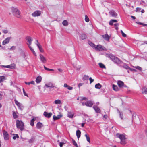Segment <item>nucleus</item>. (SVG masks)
<instances>
[{
  "mask_svg": "<svg viewBox=\"0 0 147 147\" xmlns=\"http://www.w3.org/2000/svg\"><path fill=\"white\" fill-rule=\"evenodd\" d=\"M117 84L120 88H122L124 86V82L121 80H118L117 81Z\"/></svg>",
  "mask_w": 147,
  "mask_h": 147,
  "instance_id": "18",
  "label": "nucleus"
},
{
  "mask_svg": "<svg viewBox=\"0 0 147 147\" xmlns=\"http://www.w3.org/2000/svg\"><path fill=\"white\" fill-rule=\"evenodd\" d=\"M36 41L37 42V43L36 44V45L38 47L40 51L42 53L44 51V50L40 44L38 43V40H36Z\"/></svg>",
  "mask_w": 147,
  "mask_h": 147,
  "instance_id": "15",
  "label": "nucleus"
},
{
  "mask_svg": "<svg viewBox=\"0 0 147 147\" xmlns=\"http://www.w3.org/2000/svg\"><path fill=\"white\" fill-rule=\"evenodd\" d=\"M72 141L73 144L76 147H78V145L75 141L73 139H72Z\"/></svg>",
  "mask_w": 147,
  "mask_h": 147,
  "instance_id": "47",
  "label": "nucleus"
},
{
  "mask_svg": "<svg viewBox=\"0 0 147 147\" xmlns=\"http://www.w3.org/2000/svg\"><path fill=\"white\" fill-rule=\"evenodd\" d=\"M112 88L113 89L116 91H117L119 90V88L117 85L113 84L112 86Z\"/></svg>",
  "mask_w": 147,
  "mask_h": 147,
  "instance_id": "28",
  "label": "nucleus"
},
{
  "mask_svg": "<svg viewBox=\"0 0 147 147\" xmlns=\"http://www.w3.org/2000/svg\"><path fill=\"white\" fill-rule=\"evenodd\" d=\"M13 115L14 119H16L18 117V116L17 115L16 113L14 111L13 112Z\"/></svg>",
  "mask_w": 147,
  "mask_h": 147,
  "instance_id": "45",
  "label": "nucleus"
},
{
  "mask_svg": "<svg viewBox=\"0 0 147 147\" xmlns=\"http://www.w3.org/2000/svg\"><path fill=\"white\" fill-rule=\"evenodd\" d=\"M85 21L86 22H88L89 21V19L88 16L86 15L85 16Z\"/></svg>",
  "mask_w": 147,
  "mask_h": 147,
  "instance_id": "49",
  "label": "nucleus"
},
{
  "mask_svg": "<svg viewBox=\"0 0 147 147\" xmlns=\"http://www.w3.org/2000/svg\"><path fill=\"white\" fill-rule=\"evenodd\" d=\"M35 120V119L34 118V117L30 121V124L31 126H34V122Z\"/></svg>",
  "mask_w": 147,
  "mask_h": 147,
  "instance_id": "36",
  "label": "nucleus"
},
{
  "mask_svg": "<svg viewBox=\"0 0 147 147\" xmlns=\"http://www.w3.org/2000/svg\"><path fill=\"white\" fill-rule=\"evenodd\" d=\"M81 132L79 130H78L76 131V135L78 139L79 140V138L81 136Z\"/></svg>",
  "mask_w": 147,
  "mask_h": 147,
  "instance_id": "26",
  "label": "nucleus"
},
{
  "mask_svg": "<svg viewBox=\"0 0 147 147\" xmlns=\"http://www.w3.org/2000/svg\"><path fill=\"white\" fill-rule=\"evenodd\" d=\"M14 101L16 104L18 106L19 109L21 110L22 111L24 108L23 105L16 99L14 100Z\"/></svg>",
  "mask_w": 147,
  "mask_h": 147,
  "instance_id": "8",
  "label": "nucleus"
},
{
  "mask_svg": "<svg viewBox=\"0 0 147 147\" xmlns=\"http://www.w3.org/2000/svg\"><path fill=\"white\" fill-rule=\"evenodd\" d=\"M26 40H27L28 43H27L28 47L30 46L32 44V42L33 40V39L30 36H27L25 38Z\"/></svg>",
  "mask_w": 147,
  "mask_h": 147,
  "instance_id": "5",
  "label": "nucleus"
},
{
  "mask_svg": "<svg viewBox=\"0 0 147 147\" xmlns=\"http://www.w3.org/2000/svg\"><path fill=\"white\" fill-rule=\"evenodd\" d=\"M102 87V86L99 83H98L95 85V88L97 89H100Z\"/></svg>",
  "mask_w": 147,
  "mask_h": 147,
  "instance_id": "37",
  "label": "nucleus"
},
{
  "mask_svg": "<svg viewBox=\"0 0 147 147\" xmlns=\"http://www.w3.org/2000/svg\"><path fill=\"white\" fill-rule=\"evenodd\" d=\"M109 14L112 16L116 18V17L117 14L113 10H111L109 12Z\"/></svg>",
  "mask_w": 147,
  "mask_h": 147,
  "instance_id": "11",
  "label": "nucleus"
},
{
  "mask_svg": "<svg viewBox=\"0 0 147 147\" xmlns=\"http://www.w3.org/2000/svg\"><path fill=\"white\" fill-rule=\"evenodd\" d=\"M52 114L51 112L48 113L45 111L43 113V115L46 117L50 118L52 115Z\"/></svg>",
  "mask_w": 147,
  "mask_h": 147,
  "instance_id": "13",
  "label": "nucleus"
},
{
  "mask_svg": "<svg viewBox=\"0 0 147 147\" xmlns=\"http://www.w3.org/2000/svg\"><path fill=\"white\" fill-rule=\"evenodd\" d=\"M62 117V115L61 114L57 115V116H56L55 115H54L53 117V120L54 121H55L59 119Z\"/></svg>",
  "mask_w": 147,
  "mask_h": 147,
  "instance_id": "19",
  "label": "nucleus"
},
{
  "mask_svg": "<svg viewBox=\"0 0 147 147\" xmlns=\"http://www.w3.org/2000/svg\"><path fill=\"white\" fill-rule=\"evenodd\" d=\"M54 103L56 104H60L61 103V101L59 99L55 100L54 101Z\"/></svg>",
  "mask_w": 147,
  "mask_h": 147,
  "instance_id": "40",
  "label": "nucleus"
},
{
  "mask_svg": "<svg viewBox=\"0 0 147 147\" xmlns=\"http://www.w3.org/2000/svg\"><path fill=\"white\" fill-rule=\"evenodd\" d=\"M12 13L14 16L17 18H20L21 16L20 13V11L17 8H12Z\"/></svg>",
  "mask_w": 147,
  "mask_h": 147,
  "instance_id": "3",
  "label": "nucleus"
},
{
  "mask_svg": "<svg viewBox=\"0 0 147 147\" xmlns=\"http://www.w3.org/2000/svg\"><path fill=\"white\" fill-rule=\"evenodd\" d=\"M7 68L13 69L15 68V65L14 64H12L10 65H7Z\"/></svg>",
  "mask_w": 147,
  "mask_h": 147,
  "instance_id": "33",
  "label": "nucleus"
},
{
  "mask_svg": "<svg viewBox=\"0 0 147 147\" xmlns=\"http://www.w3.org/2000/svg\"><path fill=\"white\" fill-rule=\"evenodd\" d=\"M74 114L70 112H68L67 114V116L69 118H71L73 117L74 116Z\"/></svg>",
  "mask_w": 147,
  "mask_h": 147,
  "instance_id": "30",
  "label": "nucleus"
},
{
  "mask_svg": "<svg viewBox=\"0 0 147 147\" xmlns=\"http://www.w3.org/2000/svg\"><path fill=\"white\" fill-rule=\"evenodd\" d=\"M3 133L4 140H8L9 139V135L8 133L5 130L3 131Z\"/></svg>",
  "mask_w": 147,
  "mask_h": 147,
  "instance_id": "6",
  "label": "nucleus"
},
{
  "mask_svg": "<svg viewBox=\"0 0 147 147\" xmlns=\"http://www.w3.org/2000/svg\"><path fill=\"white\" fill-rule=\"evenodd\" d=\"M98 64L100 68L105 69L106 68L105 66L102 63H99Z\"/></svg>",
  "mask_w": 147,
  "mask_h": 147,
  "instance_id": "42",
  "label": "nucleus"
},
{
  "mask_svg": "<svg viewBox=\"0 0 147 147\" xmlns=\"http://www.w3.org/2000/svg\"><path fill=\"white\" fill-rule=\"evenodd\" d=\"M83 84V83H80L78 85L79 88L80 86H82Z\"/></svg>",
  "mask_w": 147,
  "mask_h": 147,
  "instance_id": "64",
  "label": "nucleus"
},
{
  "mask_svg": "<svg viewBox=\"0 0 147 147\" xmlns=\"http://www.w3.org/2000/svg\"><path fill=\"white\" fill-rule=\"evenodd\" d=\"M28 47L29 48V49H30V50L32 52V53H33L34 55V56H36V54L35 51H34V49L32 48L31 46H29V47Z\"/></svg>",
  "mask_w": 147,
  "mask_h": 147,
  "instance_id": "34",
  "label": "nucleus"
},
{
  "mask_svg": "<svg viewBox=\"0 0 147 147\" xmlns=\"http://www.w3.org/2000/svg\"><path fill=\"white\" fill-rule=\"evenodd\" d=\"M41 80L42 77L40 76H39L36 78V82L37 83H39L41 82Z\"/></svg>",
  "mask_w": 147,
  "mask_h": 147,
  "instance_id": "23",
  "label": "nucleus"
},
{
  "mask_svg": "<svg viewBox=\"0 0 147 147\" xmlns=\"http://www.w3.org/2000/svg\"><path fill=\"white\" fill-rule=\"evenodd\" d=\"M35 139V137L34 136H32L31 137L30 139H29L28 140V142L30 143H31L33 142Z\"/></svg>",
  "mask_w": 147,
  "mask_h": 147,
  "instance_id": "27",
  "label": "nucleus"
},
{
  "mask_svg": "<svg viewBox=\"0 0 147 147\" xmlns=\"http://www.w3.org/2000/svg\"><path fill=\"white\" fill-rule=\"evenodd\" d=\"M141 10V8L139 7H137L136 8V12H139Z\"/></svg>",
  "mask_w": 147,
  "mask_h": 147,
  "instance_id": "60",
  "label": "nucleus"
},
{
  "mask_svg": "<svg viewBox=\"0 0 147 147\" xmlns=\"http://www.w3.org/2000/svg\"><path fill=\"white\" fill-rule=\"evenodd\" d=\"M87 38V36L84 33L82 34L80 36V38L82 40L85 39Z\"/></svg>",
  "mask_w": 147,
  "mask_h": 147,
  "instance_id": "20",
  "label": "nucleus"
},
{
  "mask_svg": "<svg viewBox=\"0 0 147 147\" xmlns=\"http://www.w3.org/2000/svg\"><path fill=\"white\" fill-rule=\"evenodd\" d=\"M117 20H116L112 19L109 22V24L111 26L113 25V23L115 22H117Z\"/></svg>",
  "mask_w": 147,
  "mask_h": 147,
  "instance_id": "31",
  "label": "nucleus"
},
{
  "mask_svg": "<svg viewBox=\"0 0 147 147\" xmlns=\"http://www.w3.org/2000/svg\"><path fill=\"white\" fill-rule=\"evenodd\" d=\"M41 14L40 11H36L32 14V16L34 17L38 16H40Z\"/></svg>",
  "mask_w": 147,
  "mask_h": 147,
  "instance_id": "12",
  "label": "nucleus"
},
{
  "mask_svg": "<svg viewBox=\"0 0 147 147\" xmlns=\"http://www.w3.org/2000/svg\"><path fill=\"white\" fill-rule=\"evenodd\" d=\"M136 68L140 71H141L142 70V68L141 67L138 66L136 67Z\"/></svg>",
  "mask_w": 147,
  "mask_h": 147,
  "instance_id": "56",
  "label": "nucleus"
},
{
  "mask_svg": "<svg viewBox=\"0 0 147 147\" xmlns=\"http://www.w3.org/2000/svg\"><path fill=\"white\" fill-rule=\"evenodd\" d=\"M93 107L96 113H100L101 112V110L98 107L94 106Z\"/></svg>",
  "mask_w": 147,
  "mask_h": 147,
  "instance_id": "16",
  "label": "nucleus"
},
{
  "mask_svg": "<svg viewBox=\"0 0 147 147\" xmlns=\"http://www.w3.org/2000/svg\"><path fill=\"white\" fill-rule=\"evenodd\" d=\"M142 92L143 94H147V88L145 87H143L142 89Z\"/></svg>",
  "mask_w": 147,
  "mask_h": 147,
  "instance_id": "25",
  "label": "nucleus"
},
{
  "mask_svg": "<svg viewBox=\"0 0 147 147\" xmlns=\"http://www.w3.org/2000/svg\"><path fill=\"white\" fill-rule=\"evenodd\" d=\"M104 39L107 41H109L110 37L107 34L103 35L102 36Z\"/></svg>",
  "mask_w": 147,
  "mask_h": 147,
  "instance_id": "21",
  "label": "nucleus"
},
{
  "mask_svg": "<svg viewBox=\"0 0 147 147\" xmlns=\"http://www.w3.org/2000/svg\"><path fill=\"white\" fill-rule=\"evenodd\" d=\"M4 34H7L8 32V31L7 30L4 29L2 30Z\"/></svg>",
  "mask_w": 147,
  "mask_h": 147,
  "instance_id": "54",
  "label": "nucleus"
},
{
  "mask_svg": "<svg viewBox=\"0 0 147 147\" xmlns=\"http://www.w3.org/2000/svg\"><path fill=\"white\" fill-rule=\"evenodd\" d=\"M94 102L92 101L89 100L86 101V106L91 107L93 105Z\"/></svg>",
  "mask_w": 147,
  "mask_h": 147,
  "instance_id": "17",
  "label": "nucleus"
},
{
  "mask_svg": "<svg viewBox=\"0 0 147 147\" xmlns=\"http://www.w3.org/2000/svg\"><path fill=\"white\" fill-rule=\"evenodd\" d=\"M6 78L5 77L3 76H0V83L3 82L5 80H6Z\"/></svg>",
  "mask_w": 147,
  "mask_h": 147,
  "instance_id": "32",
  "label": "nucleus"
},
{
  "mask_svg": "<svg viewBox=\"0 0 147 147\" xmlns=\"http://www.w3.org/2000/svg\"><path fill=\"white\" fill-rule=\"evenodd\" d=\"M88 44L91 47H94L95 48V47H96L95 45L91 42H89Z\"/></svg>",
  "mask_w": 147,
  "mask_h": 147,
  "instance_id": "44",
  "label": "nucleus"
},
{
  "mask_svg": "<svg viewBox=\"0 0 147 147\" xmlns=\"http://www.w3.org/2000/svg\"><path fill=\"white\" fill-rule=\"evenodd\" d=\"M23 93H24V95L26 96L27 97H28V95L27 94L25 90H24V88H23Z\"/></svg>",
  "mask_w": 147,
  "mask_h": 147,
  "instance_id": "53",
  "label": "nucleus"
},
{
  "mask_svg": "<svg viewBox=\"0 0 147 147\" xmlns=\"http://www.w3.org/2000/svg\"><path fill=\"white\" fill-rule=\"evenodd\" d=\"M64 87L67 88L69 90H71L73 89V87H71L69 85H68L67 84L65 83L64 85Z\"/></svg>",
  "mask_w": 147,
  "mask_h": 147,
  "instance_id": "24",
  "label": "nucleus"
},
{
  "mask_svg": "<svg viewBox=\"0 0 147 147\" xmlns=\"http://www.w3.org/2000/svg\"><path fill=\"white\" fill-rule=\"evenodd\" d=\"M47 87H53L52 84L51 83H49L45 85Z\"/></svg>",
  "mask_w": 147,
  "mask_h": 147,
  "instance_id": "38",
  "label": "nucleus"
},
{
  "mask_svg": "<svg viewBox=\"0 0 147 147\" xmlns=\"http://www.w3.org/2000/svg\"><path fill=\"white\" fill-rule=\"evenodd\" d=\"M87 100V98L86 97H82L81 98V99L80 100L81 101L82 100Z\"/></svg>",
  "mask_w": 147,
  "mask_h": 147,
  "instance_id": "55",
  "label": "nucleus"
},
{
  "mask_svg": "<svg viewBox=\"0 0 147 147\" xmlns=\"http://www.w3.org/2000/svg\"><path fill=\"white\" fill-rule=\"evenodd\" d=\"M11 38V37H8L7 38L4 40L2 42V44L4 45L8 43L10 40V39Z\"/></svg>",
  "mask_w": 147,
  "mask_h": 147,
  "instance_id": "10",
  "label": "nucleus"
},
{
  "mask_svg": "<svg viewBox=\"0 0 147 147\" xmlns=\"http://www.w3.org/2000/svg\"><path fill=\"white\" fill-rule=\"evenodd\" d=\"M89 80L90 81V83L91 84L92 82H93L94 81V80L92 79L91 77H90L89 78Z\"/></svg>",
  "mask_w": 147,
  "mask_h": 147,
  "instance_id": "59",
  "label": "nucleus"
},
{
  "mask_svg": "<svg viewBox=\"0 0 147 147\" xmlns=\"http://www.w3.org/2000/svg\"><path fill=\"white\" fill-rule=\"evenodd\" d=\"M16 47L15 46H12L10 48H8V49L10 51H13L16 49Z\"/></svg>",
  "mask_w": 147,
  "mask_h": 147,
  "instance_id": "48",
  "label": "nucleus"
},
{
  "mask_svg": "<svg viewBox=\"0 0 147 147\" xmlns=\"http://www.w3.org/2000/svg\"><path fill=\"white\" fill-rule=\"evenodd\" d=\"M129 69L131 71H132V72H136V71H137V70H136L135 69H132V68H130V69Z\"/></svg>",
  "mask_w": 147,
  "mask_h": 147,
  "instance_id": "58",
  "label": "nucleus"
},
{
  "mask_svg": "<svg viewBox=\"0 0 147 147\" xmlns=\"http://www.w3.org/2000/svg\"><path fill=\"white\" fill-rule=\"evenodd\" d=\"M121 32L123 36L124 37H126V35L123 32V31L122 30H121Z\"/></svg>",
  "mask_w": 147,
  "mask_h": 147,
  "instance_id": "51",
  "label": "nucleus"
},
{
  "mask_svg": "<svg viewBox=\"0 0 147 147\" xmlns=\"http://www.w3.org/2000/svg\"><path fill=\"white\" fill-rule=\"evenodd\" d=\"M3 96V92L2 91H0V99H2Z\"/></svg>",
  "mask_w": 147,
  "mask_h": 147,
  "instance_id": "57",
  "label": "nucleus"
},
{
  "mask_svg": "<svg viewBox=\"0 0 147 147\" xmlns=\"http://www.w3.org/2000/svg\"><path fill=\"white\" fill-rule=\"evenodd\" d=\"M116 136L117 137L119 138L121 140H125L126 139L125 136L123 134H120L117 133L116 134Z\"/></svg>",
  "mask_w": 147,
  "mask_h": 147,
  "instance_id": "14",
  "label": "nucleus"
},
{
  "mask_svg": "<svg viewBox=\"0 0 147 147\" xmlns=\"http://www.w3.org/2000/svg\"><path fill=\"white\" fill-rule=\"evenodd\" d=\"M81 103L82 106L86 105V102H82Z\"/></svg>",
  "mask_w": 147,
  "mask_h": 147,
  "instance_id": "61",
  "label": "nucleus"
},
{
  "mask_svg": "<svg viewBox=\"0 0 147 147\" xmlns=\"http://www.w3.org/2000/svg\"><path fill=\"white\" fill-rule=\"evenodd\" d=\"M85 136L86 138L87 141L90 143V138L89 136L87 134H86Z\"/></svg>",
  "mask_w": 147,
  "mask_h": 147,
  "instance_id": "39",
  "label": "nucleus"
},
{
  "mask_svg": "<svg viewBox=\"0 0 147 147\" xmlns=\"http://www.w3.org/2000/svg\"><path fill=\"white\" fill-rule=\"evenodd\" d=\"M43 126V125L41 123L38 122L36 125V127L38 129H41Z\"/></svg>",
  "mask_w": 147,
  "mask_h": 147,
  "instance_id": "22",
  "label": "nucleus"
},
{
  "mask_svg": "<svg viewBox=\"0 0 147 147\" xmlns=\"http://www.w3.org/2000/svg\"><path fill=\"white\" fill-rule=\"evenodd\" d=\"M105 56L106 57L109 58L115 63L119 66L122 61L118 57L114 56L112 53H106Z\"/></svg>",
  "mask_w": 147,
  "mask_h": 147,
  "instance_id": "1",
  "label": "nucleus"
},
{
  "mask_svg": "<svg viewBox=\"0 0 147 147\" xmlns=\"http://www.w3.org/2000/svg\"><path fill=\"white\" fill-rule=\"evenodd\" d=\"M120 65H119V66L122 67L126 69H130V67L127 65L126 63H123L122 61Z\"/></svg>",
  "mask_w": 147,
  "mask_h": 147,
  "instance_id": "9",
  "label": "nucleus"
},
{
  "mask_svg": "<svg viewBox=\"0 0 147 147\" xmlns=\"http://www.w3.org/2000/svg\"><path fill=\"white\" fill-rule=\"evenodd\" d=\"M103 117L104 118L106 119L108 117V116L107 115H105L103 116Z\"/></svg>",
  "mask_w": 147,
  "mask_h": 147,
  "instance_id": "62",
  "label": "nucleus"
},
{
  "mask_svg": "<svg viewBox=\"0 0 147 147\" xmlns=\"http://www.w3.org/2000/svg\"><path fill=\"white\" fill-rule=\"evenodd\" d=\"M66 141H64V142H59V145L60 146V147H62L63 144H65L66 143Z\"/></svg>",
  "mask_w": 147,
  "mask_h": 147,
  "instance_id": "43",
  "label": "nucleus"
},
{
  "mask_svg": "<svg viewBox=\"0 0 147 147\" xmlns=\"http://www.w3.org/2000/svg\"><path fill=\"white\" fill-rule=\"evenodd\" d=\"M89 79V76L87 75H84L82 79L84 81L85 80H88Z\"/></svg>",
  "mask_w": 147,
  "mask_h": 147,
  "instance_id": "35",
  "label": "nucleus"
},
{
  "mask_svg": "<svg viewBox=\"0 0 147 147\" xmlns=\"http://www.w3.org/2000/svg\"><path fill=\"white\" fill-rule=\"evenodd\" d=\"M62 24L63 25L66 26L68 25V23L67 21L66 20H63L62 22Z\"/></svg>",
  "mask_w": 147,
  "mask_h": 147,
  "instance_id": "41",
  "label": "nucleus"
},
{
  "mask_svg": "<svg viewBox=\"0 0 147 147\" xmlns=\"http://www.w3.org/2000/svg\"><path fill=\"white\" fill-rule=\"evenodd\" d=\"M16 125L17 128L19 129L21 131L24 129V124L21 121L17 120L16 121Z\"/></svg>",
  "mask_w": 147,
  "mask_h": 147,
  "instance_id": "2",
  "label": "nucleus"
},
{
  "mask_svg": "<svg viewBox=\"0 0 147 147\" xmlns=\"http://www.w3.org/2000/svg\"><path fill=\"white\" fill-rule=\"evenodd\" d=\"M15 135V136H14L13 137V140H15L16 139V138H19V136L18 134H16Z\"/></svg>",
  "mask_w": 147,
  "mask_h": 147,
  "instance_id": "52",
  "label": "nucleus"
},
{
  "mask_svg": "<svg viewBox=\"0 0 147 147\" xmlns=\"http://www.w3.org/2000/svg\"><path fill=\"white\" fill-rule=\"evenodd\" d=\"M44 67L45 70L47 71H49V68L46 67L44 65Z\"/></svg>",
  "mask_w": 147,
  "mask_h": 147,
  "instance_id": "63",
  "label": "nucleus"
},
{
  "mask_svg": "<svg viewBox=\"0 0 147 147\" xmlns=\"http://www.w3.org/2000/svg\"><path fill=\"white\" fill-rule=\"evenodd\" d=\"M120 143L121 144L123 145L125 144V140H121L120 142Z\"/></svg>",
  "mask_w": 147,
  "mask_h": 147,
  "instance_id": "50",
  "label": "nucleus"
},
{
  "mask_svg": "<svg viewBox=\"0 0 147 147\" xmlns=\"http://www.w3.org/2000/svg\"><path fill=\"white\" fill-rule=\"evenodd\" d=\"M119 23H116L114 24L115 28V29L116 30H118L119 29L118 26H119Z\"/></svg>",
  "mask_w": 147,
  "mask_h": 147,
  "instance_id": "46",
  "label": "nucleus"
},
{
  "mask_svg": "<svg viewBox=\"0 0 147 147\" xmlns=\"http://www.w3.org/2000/svg\"><path fill=\"white\" fill-rule=\"evenodd\" d=\"M117 111L119 114L120 117L121 119H123V113L122 112H120L119 110L117 109Z\"/></svg>",
  "mask_w": 147,
  "mask_h": 147,
  "instance_id": "29",
  "label": "nucleus"
},
{
  "mask_svg": "<svg viewBox=\"0 0 147 147\" xmlns=\"http://www.w3.org/2000/svg\"><path fill=\"white\" fill-rule=\"evenodd\" d=\"M95 48L97 50L100 51L106 50V49L105 47L100 45H97V46L95 47Z\"/></svg>",
  "mask_w": 147,
  "mask_h": 147,
  "instance_id": "4",
  "label": "nucleus"
},
{
  "mask_svg": "<svg viewBox=\"0 0 147 147\" xmlns=\"http://www.w3.org/2000/svg\"><path fill=\"white\" fill-rule=\"evenodd\" d=\"M39 56L41 62L43 63H46L47 61V60L46 57L41 54H40Z\"/></svg>",
  "mask_w": 147,
  "mask_h": 147,
  "instance_id": "7",
  "label": "nucleus"
}]
</instances>
